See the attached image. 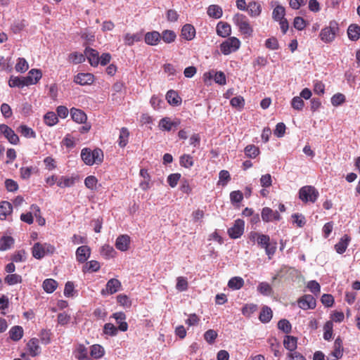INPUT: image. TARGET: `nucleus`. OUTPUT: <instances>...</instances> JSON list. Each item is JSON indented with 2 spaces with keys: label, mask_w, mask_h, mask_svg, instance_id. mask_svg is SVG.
<instances>
[{
  "label": "nucleus",
  "mask_w": 360,
  "mask_h": 360,
  "mask_svg": "<svg viewBox=\"0 0 360 360\" xmlns=\"http://www.w3.org/2000/svg\"><path fill=\"white\" fill-rule=\"evenodd\" d=\"M103 152L98 148L94 150L84 148L81 151V158L86 165H100L103 162Z\"/></svg>",
  "instance_id": "1"
},
{
  "label": "nucleus",
  "mask_w": 360,
  "mask_h": 360,
  "mask_svg": "<svg viewBox=\"0 0 360 360\" xmlns=\"http://www.w3.org/2000/svg\"><path fill=\"white\" fill-rule=\"evenodd\" d=\"M233 23L238 27L239 32L245 37H252L253 28L247 16L242 13H236L233 18Z\"/></svg>",
  "instance_id": "2"
},
{
  "label": "nucleus",
  "mask_w": 360,
  "mask_h": 360,
  "mask_svg": "<svg viewBox=\"0 0 360 360\" xmlns=\"http://www.w3.org/2000/svg\"><path fill=\"white\" fill-rule=\"evenodd\" d=\"M257 245L265 250L269 259H271L276 250L277 243L276 241H271L270 237L266 234H261L259 236L257 240Z\"/></svg>",
  "instance_id": "3"
},
{
  "label": "nucleus",
  "mask_w": 360,
  "mask_h": 360,
  "mask_svg": "<svg viewBox=\"0 0 360 360\" xmlns=\"http://www.w3.org/2000/svg\"><path fill=\"white\" fill-rule=\"evenodd\" d=\"M319 195V191L312 186H303L299 191V197L304 202H315Z\"/></svg>",
  "instance_id": "4"
},
{
  "label": "nucleus",
  "mask_w": 360,
  "mask_h": 360,
  "mask_svg": "<svg viewBox=\"0 0 360 360\" xmlns=\"http://www.w3.org/2000/svg\"><path fill=\"white\" fill-rule=\"evenodd\" d=\"M240 44L237 37H231L220 44V50L224 55H229L238 50Z\"/></svg>",
  "instance_id": "5"
},
{
  "label": "nucleus",
  "mask_w": 360,
  "mask_h": 360,
  "mask_svg": "<svg viewBox=\"0 0 360 360\" xmlns=\"http://www.w3.org/2000/svg\"><path fill=\"white\" fill-rule=\"evenodd\" d=\"M245 222L240 219L235 221L233 226L228 229V234L231 238L236 239L240 238L244 232Z\"/></svg>",
  "instance_id": "6"
},
{
  "label": "nucleus",
  "mask_w": 360,
  "mask_h": 360,
  "mask_svg": "<svg viewBox=\"0 0 360 360\" xmlns=\"http://www.w3.org/2000/svg\"><path fill=\"white\" fill-rule=\"evenodd\" d=\"M338 30V27L335 25L332 26L330 24V26L321 30L319 34L320 38L326 43L331 42L334 40Z\"/></svg>",
  "instance_id": "7"
},
{
  "label": "nucleus",
  "mask_w": 360,
  "mask_h": 360,
  "mask_svg": "<svg viewBox=\"0 0 360 360\" xmlns=\"http://www.w3.org/2000/svg\"><path fill=\"white\" fill-rule=\"evenodd\" d=\"M300 308L303 310L313 309L316 306V300L311 295H304L297 300Z\"/></svg>",
  "instance_id": "8"
},
{
  "label": "nucleus",
  "mask_w": 360,
  "mask_h": 360,
  "mask_svg": "<svg viewBox=\"0 0 360 360\" xmlns=\"http://www.w3.org/2000/svg\"><path fill=\"white\" fill-rule=\"evenodd\" d=\"M0 131L11 144L16 145L19 143L20 139L18 136L8 125L4 124H0Z\"/></svg>",
  "instance_id": "9"
},
{
  "label": "nucleus",
  "mask_w": 360,
  "mask_h": 360,
  "mask_svg": "<svg viewBox=\"0 0 360 360\" xmlns=\"http://www.w3.org/2000/svg\"><path fill=\"white\" fill-rule=\"evenodd\" d=\"M76 259L79 263L84 264L91 255V248L88 245L79 246L75 252Z\"/></svg>",
  "instance_id": "10"
},
{
  "label": "nucleus",
  "mask_w": 360,
  "mask_h": 360,
  "mask_svg": "<svg viewBox=\"0 0 360 360\" xmlns=\"http://www.w3.org/2000/svg\"><path fill=\"white\" fill-rule=\"evenodd\" d=\"M261 216L264 222H269L274 220L279 221L281 218L278 211H274L267 207L262 209Z\"/></svg>",
  "instance_id": "11"
},
{
  "label": "nucleus",
  "mask_w": 360,
  "mask_h": 360,
  "mask_svg": "<svg viewBox=\"0 0 360 360\" xmlns=\"http://www.w3.org/2000/svg\"><path fill=\"white\" fill-rule=\"evenodd\" d=\"M32 79L27 77H11L8 84L11 87L22 88L25 86L32 85Z\"/></svg>",
  "instance_id": "12"
},
{
  "label": "nucleus",
  "mask_w": 360,
  "mask_h": 360,
  "mask_svg": "<svg viewBox=\"0 0 360 360\" xmlns=\"http://www.w3.org/2000/svg\"><path fill=\"white\" fill-rule=\"evenodd\" d=\"M94 81V76L91 73H78L74 78V82L82 86L91 84Z\"/></svg>",
  "instance_id": "13"
},
{
  "label": "nucleus",
  "mask_w": 360,
  "mask_h": 360,
  "mask_svg": "<svg viewBox=\"0 0 360 360\" xmlns=\"http://www.w3.org/2000/svg\"><path fill=\"white\" fill-rule=\"evenodd\" d=\"M262 7L259 2L251 1L248 4L247 12L251 18H257L262 13Z\"/></svg>",
  "instance_id": "14"
},
{
  "label": "nucleus",
  "mask_w": 360,
  "mask_h": 360,
  "mask_svg": "<svg viewBox=\"0 0 360 360\" xmlns=\"http://www.w3.org/2000/svg\"><path fill=\"white\" fill-rule=\"evenodd\" d=\"M84 56L87 58L89 63L93 67H96L99 64L98 52L91 48H86Z\"/></svg>",
  "instance_id": "15"
},
{
  "label": "nucleus",
  "mask_w": 360,
  "mask_h": 360,
  "mask_svg": "<svg viewBox=\"0 0 360 360\" xmlns=\"http://www.w3.org/2000/svg\"><path fill=\"white\" fill-rule=\"evenodd\" d=\"M283 346L289 351L288 353L297 352V338L292 335H285L283 339Z\"/></svg>",
  "instance_id": "16"
},
{
  "label": "nucleus",
  "mask_w": 360,
  "mask_h": 360,
  "mask_svg": "<svg viewBox=\"0 0 360 360\" xmlns=\"http://www.w3.org/2000/svg\"><path fill=\"white\" fill-rule=\"evenodd\" d=\"M70 115L72 120L79 124L85 123L87 120L86 113L78 108H72L70 109Z\"/></svg>",
  "instance_id": "17"
},
{
  "label": "nucleus",
  "mask_w": 360,
  "mask_h": 360,
  "mask_svg": "<svg viewBox=\"0 0 360 360\" xmlns=\"http://www.w3.org/2000/svg\"><path fill=\"white\" fill-rule=\"evenodd\" d=\"M146 44L150 46H156L161 40L160 33L158 31L148 32L145 34Z\"/></svg>",
  "instance_id": "18"
},
{
  "label": "nucleus",
  "mask_w": 360,
  "mask_h": 360,
  "mask_svg": "<svg viewBox=\"0 0 360 360\" xmlns=\"http://www.w3.org/2000/svg\"><path fill=\"white\" fill-rule=\"evenodd\" d=\"M130 238L127 235H121L115 241V247L117 250L124 252L129 248Z\"/></svg>",
  "instance_id": "19"
},
{
  "label": "nucleus",
  "mask_w": 360,
  "mask_h": 360,
  "mask_svg": "<svg viewBox=\"0 0 360 360\" xmlns=\"http://www.w3.org/2000/svg\"><path fill=\"white\" fill-rule=\"evenodd\" d=\"M180 124L179 120L172 121L169 117H164L160 120L159 127L162 131H169L173 127H177Z\"/></svg>",
  "instance_id": "20"
},
{
  "label": "nucleus",
  "mask_w": 360,
  "mask_h": 360,
  "mask_svg": "<svg viewBox=\"0 0 360 360\" xmlns=\"http://www.w3.org/2000/svg\"><path fill=\"white\" fill-rule=\"evenodd\" d=\"M30 355L32 356H38L41 353V348L37 338H32L27 344Z\"/></svg>",
  "instance_id": "21"
},
{
  "label": "nucleus",
  "mask_w": 360,
  "mask_h": 360,
  "mask_svg": "<svg viewBox=\"0 0 360 360\" xmlns=\"http://www.w3.org/2000/svg\"><path fill=\"white\" fill-rule=\"evenodd\" d=\"M350 240L351 238L348 235L345 234L343 236L340 241L335 245V251L338 254H343L346 251Z\"/></svg>",
  "instance_id": "22"
},
{
  "label": "nucleus",
  "mask_w": 360,
  "mask_h": 360,
  "mask_svg": "<svg viewBox=\"0 0 360 360\" xmlns=\"http://www.w3.org/2000/svg\"><path fill=\"white\" fill-rule=\"evenodd\" d=\"M181 36L186 40H192L195 36V29L191 24H186L181 29Z\"/></svg>",
  "instance_id": "23"
},
{
  "label": "nucleus",
  "mask_w": 360,
  "mask_h": 360,
  "mask_svg": "<svg viewBox=\"0 0 360 360\" xmlns=\"http://www.w3.org/2000/svg\"><path fill=\"white\" fill-rule=\"evenodd\" d=\"M13 212V206L8 201H2L0 202V219L5 220L7 217L11 215Z\"/></svg>",
  "instance_id": "24"
},
{
  "label": "nucleus",
  "mask_w": 360,
  "mask_h": 360,
  "mask_svg": "<svg viewBox=\"0 0 360 360\" xmlns=\"http://www.w3.org/2000/svg\"><path fill=\"white\" fill-rule=\"evenodd\" d=\"M217 33L221 37H227L231 33V25L224 22H219L217 25Z\"/></svg>",
  "instance_id": "25"
},
{
  "label": "nucleus",
  "mask_w": 360,
  "mask_h": 360,
  "mask_svg": "<svg viewBox=\"0 0 360 360\" xmlns=\"http://www.w3.org/2000/svg\"><path fill=\"white\" fill-rule=\"evenodd\" d=\"M166 99L167 102L173 105L177 106L181 103V98L179 96L178 93L174 90H169L166 94Z\"/></svg>",
  "instance_id": "26"
},
{
  "label": "nucleus",
  "mask_w": 360,
  "mask_h": 360,
  "mask_svg": "<svg viewBox=\"0 0 360 360\" xmlns=\"http://www.w3.org/2000/svg\"><path fill=\"white\" fill-rule=\"evenodd\" d=\"M343 347L342 341L340 338H338L334 342L333 350L331 355L335 357L334 360H338L342 356Z\"/></svg>",
  "instance_id": "27"
},
{
  "label": "nucleus",
  "mask_w": 360,
  "mask_h": 360,
  "mask_svg": "<svg viewBox=\"0 0 360 360\" xmlns=\"http://www.w3.org/2000/svg\"><path fill=\"white\" fill-rule=\"evenodd\" d=\"M121 288V283L117 278H111L110 279L105 285V289L107 292L112 295L117 292Z\"/></svg>",
  "instance_id": "28"
},
{
  "label": "nucleus",
  "mask_w": 360,
  "mask_h": 360,
  "mask_svg": "<svg viewBox=\"0 0 360 360\" xmlns=\"http://www.w3.org/2000/svg\"><path fill=\"white\" fill-rule=\"evenodd\" d=\"M105 349L101 345L95 344L90 347V355L94 359H101L105 355Z\"/></svg>",
  "instance_id": "29"
},
{
  "label": "nucleus",
  "mask_w": 360,
  "mask_h": 360,
  "mask_svg": "<svg viewBox=\"0 0 360 360\" xmlns=\"http://www.w3.org/2000/svg\"><path fill=\"white\" fill-rule=\"evenodd\" d=\"M273 316V312L271 308L268 306H264L260 311L259 319L264 323H269Z\"/></svg>",
  "instance_id": "30"
},
{
  "label": "nucleus",
  "mask_w": 360,
  "mask_h": 360,
  "mask_svg": "<svg viewBox=\"0 0 360 360\" xmlns=\"http://www.w3.org/2000/svg\"><path fill=\"white\" fill-rule=\"evenodd\" d=\"M347 35L350 40L357 41L360 38V26L352 24L348 27Z\"/></svg>",
  "instance_id": "31"
},
{
  "label": "nucleus",
  "mask_w": 360,
  "mask_h": 360,
  "mask_svg": "<svg viewBox=\"0 0 360 360\" xmlns=\"http://www.w3.org/2000/svg\"><path fill=\"white\" fill-rule=\"evenodd\" d=\"M100 253L105 259L113 258L117 254L113 247L108 244H105L101 247Z\"/></svg>",
  "instance_id": "32"
},
{
  "label": "nucleus",
  "mask_w": 360,
  "mask_h": 360,
  "mask_svg": "<svg viewBox=\"0 0 360 360\" xmlns=\"http://www.w3.org/2000/svg\"><path fill=\"white\" fill-rule=\"evenodd\" d=\"M207 15L213 18L219 19L222 16V8L218 5H210L207 8Z\"/></svg>",
  "instance_id": "33"
},
{
  "label": "nucleus",
  "mask_w": 360,
  "mask_h": 360,
  "mask_svg": "<svg viewBox=\"0 0 360 360\" xmlns=\"http://www.w3.org/2000/svg\"><path fill=\"white\" fill-rule=\"evenodd\" d=\"M32 256L35 259H42L46 255L42 243H34L32 248Z\"/></svg>",
  "instance_id": "34"
},
{
  "label": "nucleus",
  "mask_w": 360,
  "mask_h": 360,
  "mask_svg": "<svg viewBox=\"0 0 360 360\" xmlns=\"http://www.w3.org/2000/svg\"><path fill=\"white\" fill-rule=\"evenodd\" d=\"M101 268L100 263L96 260H91L86 262L82 268V271L86 272H97Z\"/></svg>",
  "instance_id": "35"
},
{
  "label": "nucleus",
  "mask_w": 360,
  "mask_h": 360,
  "mask_svg": "<svg viewBox=\"0 0 360 360\" xmlns=\"http://www.w3.org/2000/svg\"><path fill=\"white\" fill-rule=\"evenodd\" d=\"M44 123L49 127L54 126L58 122V118L56 112L50 111L44 115Z\"/></svg>",
  "instance_id": "36"
},
{
  "label": "nucleus",
  "mask_w": 360,
  "mask_h": 360,
  "mask_svg": "<svg viewBox=\"0 0 360 360\" xmlns=\"http://www.w3.org/2000/svg\"><path fill=\"white\" fill-rule=\"evenodd\" d=\"M17 130L22 136L25 138H36L35 131L32 128L25 124H21Z\"/></svg>",
  "instance_id": "37"
},
{
  "label": "nucleus",
  "mask_w": 360,
  "mask_h": 360,
  "mask_svg": "<svg viewBox=\"0 0 360 360\" xmlns=\"http://www.w3.org/2000/svg\"><path fill=\"white\" fill-rule=\"evenodd\" d=\"M68 61L72 64H79L85 61L84 54L79 52H72L68 55Z\"/></svg>",
  "instance_id": "38"
},
{
  "label": "nucleus",
  "mask_w": 360,
  "mask_h": 360,
  "mask_svg": "<svg viewBox=\"0 0 360 360\" xmlns=\"http://www.w3.org/2000/svg\"><path fill=\"white\" fill-rule=\"evenodd\" d=\"M161 39L166 44H170L176 40V33L170 30H163L160 34Z\"/></svg>",
  "instance_id": "39"
},
{
  "label": "nucleus",
  "mask_w": 360,
  "mask_h": 360,
  "mask_svg": "<svg viewBox=\"0 0 360 360\" xmlns=\"http://www.w3.org/2000/svg\"><path fill=\"white\" fill-rule=\"evenodd\" d=\"M244 285V280L240 276H235L231 278L228 283L229 288L233 290H239Z\"/></svg>",
  "instance_id": "40"
},
{
  "label": "nucleus",
  "mask_w": 360,
  "mask_h": 360,
  "mask_svg": "<svg viewBox=\"0 0 360 360\" xmlns=\"http://www.w3.org/2000/svg\"><path fill=\"white\" fill-rule=\"evenodd\" d=\"M129 132L127 128L122 127L120 131L118 144L121 148H124L128 143Z\"/></svg>",
  "instance_id": "41"
},
{
  "label": "nucleus",
  "mask_w": 360,
  "mask_h": 360,
  "mask_svg": "<svg viewBox=\"0 0 360 360\" xmlns=\"http://www.w3.org/2000/svg\"><path fill=\"white\" fill-rule=\"evenodd\" d=\"M267 342L269 344L270 349L274 353V356H281L282 354L280 351L281 345L277 339L275 338H271L268 339Z\"/></svg>",
  "instance_id": "42"
},
{
  "label": "nucleus",
  "mask_w": 360,
  "mask_h": 360,
  "mask_svg": "<svg viewBox=\"0 0 360 360\" xmlns=\"http://www.w3.org/2000/svg\"><path fill=\"white\" fill-rule=\"evenodd\" d=\"M9 335L11 340L18 341L23 335V329L19 326H13L11 328Z\"/></svg>",
  "instance_id": "43"
},
{
  "label": "nucleus",
  "mask_w": 360,
  "mask_h": 360,
  "mask_svg": "<svg viewBox=\"0 0 360 360\" xmlns=\"http://www.w3.org/2000/svg\"><path fill=\"white\" fill-rule=\"evenodd\" d=\"M57 287L58 283L54 279L47 278L45 279L43 282V288L44 291L46 292L47 293L53 292V291H55Z\"/></svg>",
  "instance_id": "44"
},
{
  "label": "nucleus",
  "mask_w": 360,
  "mask_h": 360,
  "mask_svg": "<svg viewBox=\"0 0 360 360\" xmlns=\"http://www.w3.org/2000/svg\"><path fill=\"white\" fill-rule=\"evenodd\" d=\"M285 9L283 6L276 5L272 12V18L275 21L285 18Z\"/></svg>",
  "instance_id": "45"
},
{
  "label": "nucleus",
  "mask_w": 360,
  "mask_h": 360,
  "mask_svg": "<svg viewBox=\"0 0 360 360\" xmlns=\"http://www.w3.org/2000/svg\"><path fill=\"white\" fill-rule=\"evenodd\" d=\"M244 151L245 155L250 158H255L260 153L259 148L253 144L248 145Z\"/></svg>",
  "instance_id": "46"
},
{
  "label": "nucleus",
  "mask_w": 360,
  "mask_h": 360,
  "mask_svg": "<svg viewBox=\"0 0 360 360\" xmlns=\"http://www.w3.org/2000/svg\"><path fill=\"white\" fill-rule=\"evenodd\" d=\"M180 165L185 168H191L194 165L193 157L188 154H184L179 158Z\"/></svg>",
  "instance_id": "47"
},
{
  "label": "nucleus",
  "mask_w": 360,
  "mask_h": 360,
  "mask_svg": "<svg viewBox=\"0 0 360 360\" xmlns=\"http://www.w3.org/2000/svg\"><path fill=\"white\" fill-rule=\"evenodd\" d=\"M14 243V239L11 236H4L0 239V250L10 249Z\"/></svg>",
  "instance_id": "48"
},
{
  "label": "nucleus",
  "mask_w": 360,
  "mask_h": 360,
  "mask_svg": "<svg viewBox=\"0 0 360 360\" xmlns=\"http://www.w3.org/2000/svg\"><path fill=\"white\" fill-rule=\"evenodd\" d=\"M27 259V254L25 250H19L15 251L11 257L13 262H23Z\"/></svg>",
  "instance_id": "49"
},
{
  "label": "nucleus",
  "mask_w": 360,
  "mask_h": 360,
  "mask_svg": "<svg viewBox=\"0 0 360 360\" xmlns=\"http://www.w3.org/2000/svg\"><path fill=\"white\" fill-rule=\"evenodd\" d=\"M74 184V178L64 176H60L57 181V185L60 188L70 187L73 186Z\"/></svg>",
  "instance_id": "50"
},
{
  "label": "nucleus",
  "mask_w": 360,
  "mask_h": 360,
  "mask_svg": "<svg viewBox=\"0 0 360 360\" xmlns=\"http://www.w3.org/2000/svg\"><path fill=\"white\" fill-rule=\"evenodd\" d=\"M22 281V279L20 275L12 273L7 275L4 278L5 283L9 285L20 283Z\"/></svg>",
  "instance_id": "51"
},
{
  "label": "nucleus",
  "mask_w": 360,
  "mask_h": 360,
  "mask_svg": "<svg viewBox=\"0 0 360 360\" xmlns=\"http://www.w3.org/2000/svg\"><path fill=\"white\" fill-rule=\"evenodd\" d=\"M30 210L32 211L34 216L37 218V221L40 226H44L45 224V219L41 216L40 208L37 205H32L30 207Z\"/></svg>",
  "instance_id": "52"
},
{
  "label": "nucleus",
  "mask_w": 360,
  "mask_h": 360,
  "mask_svg": "<svg viewBox=\"0 0 360 360\" xmlns=\"http://www.w3.org/2000/svg\"><path fill=\"white\" fill-rule=\"evenodd\" d=\"M257 290L263 295H270L273 292L271 286L266 282H261L257 286Z\"/></svg>",
  "instance_id": "53"
},
{
  "label": "nucleus",
  "mask_w": 360,
  "mask_h": 360,
  "mask_svg": "<svg viewBox=\"0 0 360 360\" xmlns=\"http://www.w3.org/2000/svg\"><path fill=\"white\" fill-rule=\"evenodd\" d=\"M278 328L286 334L291 332L292 326L290 321L287 319H281L278 322Z\"/></svg>",
  "instance_id": "54"
},
{
  "label": "nucleus",
  "mask_w": 360,
  "mask_h": 360,
  "mask_svg": "<svg viewBox=\"0 0 360 360\" xmlns=\"http://www.w3.org/2000/svg\"><path fill=\"white\" fill-rule=\"evenodd\" d=\"M26 77H30L32 79V84H37L41 78L42 73L39 70L32 69Z\"/></svg>",
  "instance_id": "55"
},
{
  "label": "nucleus",
  "mask_w": 360,
  "mask_h": 360,
  "mask_svg": "<svg viewBox=\"0 0 360 360\" xmlns=\"http://www.w3.org/2000/svg\"><path fill=\"white\" fill-rule=\"evenodd\" d=\"M257 305L255 304H246L242 308V314L247 317H250L257 310Z\"/></svg>",
  "instance_id": "56"
},
{
  "label": "nucleus",
  "mask_w": 360,
  "mask_h": 360,
  "mask_svg": "<svg viewBox=\"0 0 360 360\" xmlns=\"http://www.w3.org/2000/svg\"><path fill=\"white\" fill-rule=\"evenodd\" d=\"M15 68L18 72H25L28 70L29 65L24 58H19Z\"/></svg>",
  "instance_id": "57"
},
{
  "label": "nucleus",
  "mask_w": 360,
  "mask_h": 360,
  "mask_svg": "<svg viewBox=\"0 0 360 360\" xmlns=\"http://www.w3.org/2000/svg\"><path fill=\"white\" fill-rule=\"evenodd\" d=\"M307 287L309 291L316 296L319 295L321 292V286L319 283L316 281H309L307 283Z\"/></svg>",
  "instance_id": "58"
},
{
  "label": "nucleus",
  "mask_w": 360,
  "mask_h": 360,
  "mask_svg": "<svg viewBox=\"0 0 360 360\" xmlns=\"http://www.w3.org/2000/svg\"><path fill=\"white\" fill-rule=\"evenodd\" d=\"M230 104L232 107L238 108L240 110L244 107L245 100L242 96H236L231 99Z\"/></svg>",
  "instance_id": "59"
},
{
  "label": "nucleus",
  "mask_w": 360,
  "mask_h": 360,
  "mask_svg": "<svg viewBox=\"0 0 360 360\" xmlns=\"http://www.w3.org/2000/svg\"><path fill=\"white\" fill-rule=\"evenodd\" d=\"M188 283L187 278L183 276H179L176 279V288L179 291H185L188 289Z\"/></svg>",
  "instance_id": "60"
},
{
  "label": "nucleus",
  "mask_w": 360,
  "mask_h": 360,
  "mask_svg": "<svg viewBox=\"0 0 360 360\" xmlns=\"http://www.w3.org/2000/svg\"><path fill=\"white\" fill-rule=\"evenodd\" d=\"M118 329L112 323H107L103 326V333L110 336H115Z\"/></svg>",
  "instance_id": "61"
},
{
  "label": "nucleus",
  "mask_w": 360,
  "mask_h": 360,
  "mask_svg": "<svg viewBox=\"0 0 360 360\" xmlns=\"http://www.w3.org/2000/svg\"><path fill=\"white\" fill-rule=\"evenodd\" d=\"M76 352H77V360L88 358V349L82 344L78 345L76 349Z\"/></svg>",
  "instance_id": "62"
},
{
  "label": "nucleus",
  "mask_w": 360,
  "mask_h": 360,
  "mask_svg": "<svg viewBox=\"0 0 360 360\" xmlns=\"http://www.w3.org/2000/svg\"><path fill=\"white\" fill-rule=\"evenodd\" d=\"M97 183H98V180H97L96 177L94 176H92V175L88 176L84 179V184H85L86 187L91 190L96 189Z\"/></svg>",
  "instance_id": "63"
},
{
  "label": "nucleus",
  "mask_w": 360,
  "mask_h": 360,
  "mask_svg": "<svg viewBox=\"0 0 360 360\" xmlns=\"http://www.w3.org/2000/svg\"><path fill=\"white\" fill-rule=\"evenodd\" d=\"M217 331L210 329L204 333V338L209 344H212L217 338Z\"/></svg>",
  "instance_id": "64"
}]
</instances>
